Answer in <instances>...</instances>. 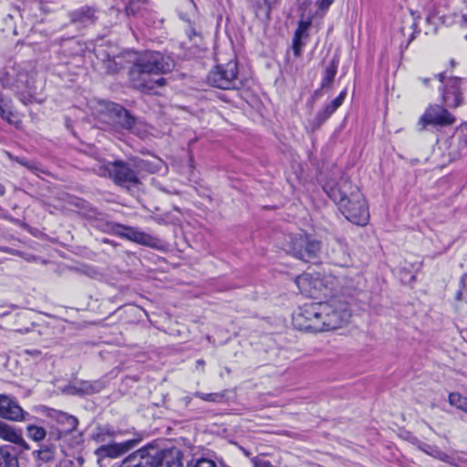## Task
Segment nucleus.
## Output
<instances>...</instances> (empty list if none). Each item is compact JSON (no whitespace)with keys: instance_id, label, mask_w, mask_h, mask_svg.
<instances>
[{"instance_id":"nucleus-1","label":"nucleus","mask_w":467,"mask_h":467,"mask_svg":"<svg viewBox=\"0 0 467 467\" xmlns=\"http://www.w3.org/2000/svg\"><path fill=\"white\" fill-rule=\"evenodd\" d=\"M350 317L348 302L332 296L326 301L304 304L294 314L293 325L302 331L325 332L344 327Z\"/></svg>"},{"instance_id":"nucleus-2","label":"nucleus","mask_w":467,"mask_h":467,"mask_svg":"<svg viewBox=\"0 0 467 467\" xmlns=\"http://www.w3.org/2000/svg\"><path fill=\"white\" fill-rule=\"evenodd\" d=\"M173 61L164 55L148 51L141 54L130 68L129 77L131 86L147 94H157V89L166 85L161 74L171 72Z\"/></svg>"},{"instance_id":"nucleus-3","label":"nucleus","mask_w":467,"mask_h":467,"mask_svg":"<svg viewBox=\"0 0 467 467\" xmlns=\"http://www.w3.org/2000/svg\"><path fill=\"white\" fill-rule=\"evenodd\" d=\"M327 194L349 222L361 226L368 224V206L357 185L347 179H341L335 187L327 191Z\"/></svg>"},{"instance_id":"nucleus-4","label":"nucleus","mask_w":467,"mask_h":467,"mask_svg":"<svg viewBox=\"0 0 467 467\" xmlns=\"http://www.w3.org/2000/svg\"><path fill=\"white\" fill-rule=\"evenodd\" d=\"M95 171L99 176L111 178L118 185L130 187L140 183L139 175L140 172L153 173L156 169L149 161L134 158L130 162L116 161L103 163Z\"/></svg>"},{"instance_id":"nucleus-5","label":"nucleus","mask_w":467,"mask_h":467,"mask_svg":"<svg viewBox=\"0 0 467 467\" xmlns=\"http://www.w3.org/2000/svg\"><path fill=\"white\" fill-rule=\"evenodd\" d=\"M47 416L55 423L48 431L49 440L68 441V445L73 447L81 441V434L78 431V420L67 412L51 410Z\"/></svg>"},{"instance_id":"nucleus-6","label":"nucleus","mask_w":467,"mask_h":467,"mask_svg":"<svg viewBox=\"0 0 467 467\" xmlns=\"http://www.w3.org/2000/svg\"><path fill=\"white\" fill-rule=\"evenodd\" d=\"M287 251L304 262H316L321 252V243L306 234L290 236Z\"/></svg>"},{"instance_id":"nucleus-7","label":"nucleus","mask_w":467,"mask_h":467,"mask_svg":"<svg viewBox=\"0 0 467 467\" xmlns=\"http://www.w3.org/2000/svg\"><path fill=\"white\" fill-rule=\"evenodd\" d=\"M208 83L222 89H236L242 85L238 78L237 63L230 60L226 64L218 65L207 76Z\"/></svg>"},{"instance_id":"nucleus-8","label":"nucleus","mask_w":467,"mask_h":467,"mask_svg":"<svg viewBox=\"0 0 467 467\" xmlns=\"http://www.w3.org/2000/svg\"><path fill=\"white\" fill-rule=\"evenodd\" d=\"M295 282L302 294L312 298L330 296L332 292V288L328 286L332 282L319 275L304 274L297 276Z\"/></svg>"},{"instance_id":"nucleus-9","label":"nucleus","mask_w":467,"mask_h":467,"mask_svg":"<svg viewBox=\"0 0 467 467\" xmlns=\"http://www.w3.org/2000/svg\"><path fill=\"white\" fill-rule=\"evenodd\" d=\"M100 112L105 116L104 120L114 126L130 130L135 125V118L119 104L103 101L100 103Z\"/></svg>"},{"instance_id":"nucleus-10","label":"nucleus","mask_w":467,"mask_h":467,"mask_svg":"<svg viewBox=\"0 0 467 467\" xmlns=\"http://www.w3.org/2000/svg\"><path fill=\"white\" fill-rule=\"evenodd\" d=\"M109 229L114 234L118 236L146 246L157 247L159 242L158 239L151 236L150 234H148L131 226H126L119 223H110Z\"/></svg>"},{"instance_id":"nucleus-11","label":"nucleus","mask_w":467,"mask_h":467,"mask_svg":"<svg viewBox=\"0 0 467 467\" xmlns=\"http://www.w3.org/2000/svg\"><path fill=\"white\" fill-rule=\"evenodd\" d=\"M455 118L440 105L430 106L420 119V125L425 128L428 125L446 127L453 124Z\"/></svg>"},{"instance_id":"nucleus-12","label":"nucleus","mask_w":467,"mask_h":467,"mask_svg":"<svg viewBox=\"0 0 467 467\" xmlns=\"http://www.w3.org/2000/svg\"><path fill=\"white\" fill-rule=\"evenodd\" d=\"M462 79L458 78H447L440 89L443 102L450 108H457L463 103L461 90Z\"/></svg>"},{"instance_id":"nucleus-13","label":"nucleus","mask_w":467,"mask_h":467,"mask_svg":"<svg viewBox=\"0 0 467 467\" xmlns=\"http://www.w3.org/2000/svg\"><path fill=\"white\" fill-rule=\"evenodd\" d=\"M29 416L16 402L5 394H0V417L14 421L26 420Z\"/></svg>"},{"instance_id":"nucleus-14","label":"nucleus","mask_w":467,"mask_h":467,"mask_svg":"<svg viewBox=\"0 0 467 467\" xmlns=\"http://www.w3.org/2000/svg\"><path fill=\"white\" fill-rule=\"evenodd\" d=\"M138 441L130 440L122 443L102 445L96 450V454L100 458H117L131 450Z\"/></svg>"},{"instance_id":"nucleus-15","label":"nucleus","mask_w":467,"mask_h":467,"mask_svg":"<svg viewBox=\"0 0 467 467\" xmlns=\"http://www.w3.org/2000/svg\"><path fill=\"white\" fill-rule=\"evenodd\" d=\"M346 96L347 90H342L334 100L326 105L323 109L317 114L312 122L314 129L321 126L342 105Z\"/></svg>"},{"instance_id":"nucleus-16","label":"nucleus","mask_w":467,"mask_h":467,"mask_svg":"<svg viewBox=\"0 0 467 467\" xmlns=\"http://www.w3.org/2000/svg\"><path fill=\"white\" fill-rule=\"evenodd\" d=\"M0 439L21 446L25 450H29V445L25 441L21 432L13 426L0 420Z\"/></svg>"},{"instance_id":"nucleus-17","label":"nucleus","mask_w":467,"mask_h":467,"mask_svg":"<svg viewBox=\"0 0 467 467\" xmlns=\"http://www.w3.org/2000/svg\"><path fill=\"white\" fill-rule=\"evenodd\" d=\"M72 24L87 26L96 20V10L89 6H83L69 14Z\"/></svg>"},{"instance_id":"nucleus-18","label":"nucleus","mask_w":467,"mask_h":467,"mask_svg":"<svg viewBox=\"0 0 467 467\" xmlns=\"http://www.w3.org/2000/svg\"><path fill=\"white\" fill-rule=\"evenodd\" d=\"M311 25L310 21H300L293 38V51L295 56L299 57L303 47L302 39L307 36V30Z\"/></svg>"},{"instance_id":"nucleus-19","label":"nucleus","mask_w":467,"mask_h":467,"mask_svg":"<svg viewBox=\"0 0 467 467\" xmlns=\"http://www.w3.org/2000/svg\"><path fill=\"white\" fill-rule=\"evenodd\" d=\"M418 448L424 453L436 458L443 462L452 463V458L447 453L441 451L438 447L430 445L421 441L418 442Z\"/></svg>"},{"instance_id":"nucleus-20","label":"nucleus","mask_w":467,"mask_h":467,"mask_svg":"<svg viewBox=\"0 0 467 467\" xmlns=\"http://www.w3.org/2000/svg\"><path fill=\"white\" fill-rule=\"evenodd\" d=\"M0 467H19L17 457L9 446L0 447Z\"/></svg>"},{"instance_id":"nucleus-21","label":"nucleus","mask_w":467,"mask_h":467,"mask_svg":"<svg viewBox=\"0 0 467 467\" xmlns=\"http://www.w3.org/2000/svg\"><path fill=\"white\" fill-rule=\"evenodd\" d=\"M159 467H182L181 452L179 451L164 452L159 458Z\"/></svg>"},{"instance_id":"nucleus-22","label":"nucleus","mask_w":467,"mask_h":467,"mask_svg":"<svg viewBox=\"0 0 467 467\" xmlns=\"http://www.w3.org/2000/svg\"><path fill=\"white\" fill-rule=\"evenodd\" d=\"M33 455L39 463L50 462L55 458V448L51 445H45L39 450L33 451Z\"/></svg>"},{"instance_id":"nucleus-23","label":"nucleus","mask_w":467,"mask_h":467,"mask_svg":"<svg viewBox=\"0 0 467 467\" xmlns=\"http://www.w3.org/2000/svg\"><path fill=\"white\" fill-rule=\"evenodd\" d=\"M26 431L27 437L36 442L42 441L48 434L45 428L35 424H28Z\"/></svg>"},{"instance_id":"nucleus-24","label":"nucleus","mask_w":467,"mask_h":467,"mask_svg":"<svg viewBox=\"0 0 467 467\" xmlns=\"http://www.w3.org/2000/svg\"><path fill=\"white\" fill-rule=\"evenodd\" d=\"M225 393L226 391L216 393H202L200 391H196L195 393H193V396L206 402L223 403L225 401Z\"/></svg>"},{"instance_id":"nucleus-25","label":"nucleus","mask_w":467,"mask_h":467,"mask_svg":"<svg viewBox=\"0 0 467 467\" xmlns=\"http://www.w3.org/2000/svg\"><path fill=\"white\" fill-rule=\"evenodd\" d=\"M337 70V63L332 60L331 63L326 67L325 75L322 79V88H326L331 85Z\"/></svg>"},{"instance_id":"nucleus-26","label":"nucleus","mask_w":467,"mask_h":467,"mask_svg":"<svg viewBox=\"0 0 467 467\" xmlns=\"http://www.w3.org/2000/svg\"><path fill=\"white\" fill-rule=\"evenodd\" d=\"M449 402L451 406L467 413V397H463L460 393H451L449 395Z\"/></svg>"},{"instance_id":"nucleus-27","label":"nucleus","mask_w":467,"mask_h":467,"mask_svg":"<svg viewBox=\"0 0 467 467\" xmlns=\"http://www.w3.org/2000/svg\"><path fill=\"white\" fill-rule=\"evenodd\" d=\"M445 74L440 73L437 75H434L432 78H420V80L428 88H432L434 86H437L439 90L441 88L443 83H444Z\"/></svg>"},{"instance_id":"nucleus-28","label":"nucleus","mask_w":467,"mask_h":467,"mask_svg":"<svg viewBox=\"0 0 467 467\" xmlns=\"http://www.w3.org/2000/svg\"><path fill=\"white\" fill-rule=\"evenodd\" d=\"M145 451L146 450H139L133 454L130 455L126 460L128 467H142V458L145 456Z\"/></svg>"},{"instance_id":"nucleus-29","label":"nucleus","mask_w":467,"mask_h":467,"mask_svg":"<svg viewBox=\"0 0 467 467\" xmlns=\"http://www.w3.org/2000/svg\"><path fill=\"white\" fill-rule=\"evenodd\" d=\"M116 431L109 426L98 428L97 433L93 435V440L97 442H104L106 437H114Z\"/></svg>"},{"instance_id":"nucleus-30","label":"nucleus","mask_w":467,"mask_h":467,"mask_svg":"<svg viewBox=\"0 0 467 467\" xmlns=\"http://www.w3.org/2000/svg\"><path fill=\"white\" fill-rule=\"evenodd\" d=\"M257 10L264 12L269 16L273 7L276 4V0H253Z\"/></svg>"},{"instance_id":"nucleus-31","label":"nucleus","mask_w":467,"mask_h":467,"mask_svg":"<svg viewBox=\"0 0 467 467\" xmlns=\"http://www.w3.org/2000/svg\"><path fill=\"white\" fill-rule=\"evenodd\" d=\"M147 2L148 0H130L126 6L127 14L135 16Z\"/></svg>"},{"instance_id":"nucleus-32","label":"nucleus","mask_w":467,"mask_h":467,"mask_svg":"<svg viewBox=\"0 0 467 467\" xmlns=\"http://www.w3.org/2000/svg\"><path fill=\"white\" fill-rule=\"evenodd\" d=\"M121 57L117 56L113 57V59L109 58L106 62V67L109 72H117L120 67H122Z\"/></svg>"},{"instance_id":"nucleus-33","label":"nucleus","mask_w":467,"mask_h":467,"mask_svg":"<svg viewBox=\"0 0 467 467\" xmlns=\"http://www.w3.org/2000/svg\"><path fill=\"white\" fill-rule=\"evenodd\" d=\"M142 460V467H159V457L150 455L147 451H145V456Z\"/></svg>"},{"instance_id":"nucleus-34","label":"nucleus","mask_w":467,"mask_h":467,"mask_svg":"<svg viewBox=\"0 0 467 467\" xmlns=\"http://www.w3.org/2000/svg\"><path fill=\"white\" fill-rule=\"evenodd\" d=\"M190 467H217V465L210 459L200 458L192 462Z\"/></svg>"},{"instance_id":"nucleus-35","label":"nucleus","mask_w":467,"mask_h":467,"mask_svg":"<svg viewBox=\"0 0 467 467\" xmlns=\"http://www.w3.org/2000/svg\"><path fill=\"white\" fill-rule=\"evenodd\" d=\"M251 462L254 467H274L269 461L261 456L254 457Z\"/></svg>"},{"instance_id":"nucleus-36","label":"nucleus","mask_w":467,"mask_h":467,"mask_svg":"<svg viewBox=\"0 0 467 467\" xmlns=\"http://www.w3.org/2000/svg\"><path fill=\"white\" fill-rule=\"evenodd\" d=\"M334 0H317V5L320 9H327Z\"/></svg>"},{"instance_id":"nucleus-37","label":"nucleus","mask_w":467,"mask_h":467,"mask_svg":"<svg viewBox=\"0 0 467 467\" xmlns=\"http://www.w3.org/2000/svg\"><path fill=\"white\" fill-rule=\"evenodd\" d=\"M2 119L7 120L9 123H12V117H13V113L11 111H8V110H5V114L4 116H1Z\"/></svg>"},{"instance_id":"nucleus-38","label":"nucleus","mask_w":467,"mask_h":467,"mask_svg":"<svg viewBox=\"0 0 467 467\" xmlns=\"http://www.w3.org/2000/svg\"><path fill=\"white\" fill-rule=\"evenodd\" d=\"M334 260L336 263L337 264H346L347 263V259H346V254L345 253L343 252V254H342V258L338 257V256H335L334 257Z\"/></svg>"},{"instance_id":"nucleus-39","label":"nucleus","mask_w":467,"mask_h":467,"mask_svg":"<svg viewBox=\"0 0 467 467\" xmlns=\"http://www.w3.org/2000/svg\"><path fill=\"white\" fill-rule=\"evenodd\" d=\"M461 285L467 292V274L462 277Z\"/></svg>"},{"instance_id":"nucleus-40","label":"nucleus","mask_w":467,"mask_h":467,"mask_svg":"<svg viewBox=\"0 0 467 467\" xmlns=\"http://www.w3.org/2000/svg\"><path fill=\"white\" fill-rule=\"evenodd\" d=\"M83 390H84L85 392H88V393H89V392H92L94 389H93V388H92L91 384H89V383H85V387H84Z\"/></svg>"},{"instance_id":"nucleus-41","label":"nucleus","mask_w":467,"mask_h":467,"mask_svg":"<svg viewBox=\"0 0 467 467\" xmlns=\"http://www.w3.org/2000/svg\"><path fill=\"white\" fill-rule=\"evenodd\" d=\"M205 365V361L203 359H198L196 362V368H202V370H203V367Z\"/></svg>"},{"instance_id":"nucleus-42","label":"nucleus","mask_w":467,"mask_h":467,"mask_svg":"<svg viewBox=\"0 0 467 467\" xmlns=\"http://www.w3.org/2000/svg\"><path fill=\"white\" fill-rule=\"evenodd\" d=\"M455 298L456 300H462V290H459L456 295H455Z\"/></svg>"},{"instance_id":"nucleus-43","label":"nucleus","mask_w":467,"mask_h":467,"mask_svg":"<svg viewBox=\"0 0 467 467\" xmlns=\"http://www.w3.org/2000/svg\"><path fill=\"white\" fill-rule=\"evenodd\" d=\"M5 193V187L0 182V196H4Z\"/></svg>"},{"instance_id":"nucleus-44","label":"nucleus","mask_w":467,"mask_h":467,"mask_svg":"<svg viewBox=\"0 0 467 467\" xmlns=\"http://www.w3.org/2000/svg\"><path fill=\"white\" fill-rule=\"evenodd\" d=\"M463 145L467 148V139L463 141Z\"/></svg>"},{"instance_id":"nucleus-45","label":"nucleus","mask_w":467,"mask_h":467,"mask_svg":"<svg viewBox=\"0 0 467 467\" xmlns=\"http://www.w3.org/2000/svg\"><path fill=\"white\" fill-rule=\"evenodd\" d=\"M206 338H207L208 341H211V337L210 336H207Z\"/></svg>"},{"instance_id":"nucleus-46","label":"nucleus","mask_w":467,"mask_h":467,"mask_svg":"<svg viewBox=\"0 0 467 467\" xmlns=\"http://www.w3.org/2000/svg\"><path fill=\"white\" fill-rule=\"evenodd\" d=\"M465 37H466V39H467V36H466Z\"/></svg>"}]
</instances>
